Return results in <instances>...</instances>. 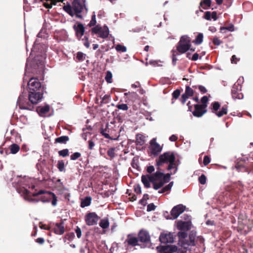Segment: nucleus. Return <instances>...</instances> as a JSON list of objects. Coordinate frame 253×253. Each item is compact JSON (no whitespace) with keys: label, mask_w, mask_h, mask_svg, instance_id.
Returning a JSON list of instances; mask_svg holds the SVG:
<instances>
[{"label":"nucleus","mask_w":253,"mask_h":253,"mask_svg":"<svg viewBox=\"0 0 253 253\" xmlns=\"http://www.w3.org/2000/svg\"><path fill=\"white\" fill-rule=\"evenodd\" d=\"M162 147L156 142V138H153L150 142L149 150L150 151L149 156L151 157L158 156L162 151Z\"/></svg>","instance_id":"nucleus-6"},{"label":"nucleus","mask_w":253,"mask_h":253,"mask_svg":"<svg viewBox=\"0 0 253 253\" xmlns=\"http://www.w3.org/2000/svg\"><path fill=\"white\" fill-rule=\"evenodd\" d=\"M139 241L145 244L151 243V237L149 232L145 230H140L138 234Z\"/></svg>","instance_id":"nucleus-12"},{"label":"nucleus","mask_w":253,"mask_h":253,"mask_svg":"<svg viewBox=\"0 0 253 253\" xmlns=\"http://www.w3.org/2000/svg\"><path fill=\"white\" fill-rule=\"evenodd\" d=\"M17 104L21 109L33 110L34 106L32 103L22 93L21 94L17 100Z\"/></svg>","instance_id":"nucleus-4"},{"label":"nucleus","mask_w":253,"mask_h":253,"mask_svg":"<svg viewBox=\"0 0 253 253\" xmlns=\"http://www.w3.org/2000/svg\"><path fill=\"white\" fill-rule=\"evenodd\" d=\"M209 101V99L207 96H204L201 99V105H204L203 107L206 108L208 106V102Z\"/></svg>","instance_id":"nucleus-44"},{"label":"nucleus","mask_w":253,"mask_h":253,"mask_svg":"<svg viewBox=\"0 0 253 253\" xmlns=\"http://www.w3.org/2000/svg\"><path fill=\"white\" fill-rule=\"evenodd\" d=\"M194 91L189 86H186L184 93H183L180 98V101L182 104H184L188 98L194 95Z\"/></svg>","instance_id":"nucleus-18"},{"label":"nucleus","mask_w":253,"mask_h":253,"mask_svg":"<svg viewBox=\"0 0 253 253\" xmlns=\"http://www.w3.org/2000/svg\"><path fill=\"white\" fill-rule=\"evenodd\" d=\"M173 54H172V62L173 65H175L176 64V62L177 61V58L176 57V56L177 55H179V53L176 52L175 54V53L176 52V51L172 50Z\"/></svg>","instance_id":"nucleus-60"},{"label":"nucleus","mask_w":253,"mask_h":253,"mask_svg":"<svg viewBox=\"0 0 253 253\" xmlns=\"http://www.w3.org/2000/svg\"><path fill=\"white\" fill-rule=\"evenodd\" d=\"M234 30V26L231 25L228 27H221L220 28V30L221 32H224L225 30H228L229 31H233Z\"/></svg>","instance_id":"nucleus-47"},{"label":"nucleus","mask_w":253,"mask_h":253,"mask_svg":"<svg viewBox=\"0 0 253 253\" xmlns=\"http://www.w3.org/2000/svg\"><path fill=\"white\" fill-rule=\"evenodd\" d=\"M180 90L179 89H176L173 92V93L172 94V97L173 99H176L179 97V96H180Z\"/></svg>","instance_id":"nucleus-59"},{"label":"nucleus","mask_w":253,"mask_h":253,"mask_svg":"<svg viewBox=\"0 0 253 253\" xmlns=\"http://www.w3.org/2000/svg\"><path fill=\"white\" fill-rule=\"evenodd\" d=\"M81 156V154L79 152H75L72 155H71V160H76L79 158Z\"/></svg>","instance_id":"nucleus-58"},{"label":"nucleus","mask_w":253,"mask_h":253,"mask_svg":"<svg viewBox=\"0 0 253 253\" xmlns=\"http://www.w3.org/2000/svg\"><path fill=\"white\" fill-rule=\"evenodd\" d=\"M211 162V159L208 156H205L204 157L203 160V164L206 166H207Z\"/></svg>","instance_id":"nucleus-63"},{"label":"nucleus","mask_w":253,"mask_h":253,"mask_svg":"<svg viewBox=\"0 0 253 253\" xmlns=\"http://www.w3.org/2000/svg\"><path fill=\"white\" fill-rule=\"evenodd\" d=\"M141 181L146 188H150L151 186L150 182L147 175H142L141 176Z\"/></svg>","instance_id":"nucleus-29"},{"label":"nucleus","mask_w":253,"mask_h":253,"mask_svg":"<svg viewBox=\"0 0 253 253\" xmlns=\"http://www.w3.org/2000/svg\"><path fill=\"white\" fill-rule=\"evenodd\" d=\"M147 176H148L150 182L152 183L153 185L154 184V183H155L157 181L154 174L152 175L147 174Z\"/></svg>","instance_id":"nucleus-61"},{"label":"nucleus","mask_w":253,"mask_h":253,"mask_svg":"<svg viewBox=\"0 0 253 253\" xmlns=\"http://www.w3.org/2000/svg\"><path fill=\"white\" fill-rule=\"evenodd\" d=\"M99 226L104 229L108 228L109 226V222L108 219H102L99 222Z\"/></svg>","instance_id":"nucleus-31"},{"label":"nucleus","mask_w":253,"mask_h":253,"mask_svg":"<svg viewBox=\"0 0 253 253\" xmlns=\"http://www.w3.org/2000/svg\"><path fill=\"white\" fill-rule=\"evenodd\" d=\"M165 184L164 182H163L162 180H159L158 182H156L154 183L153 188L155 190H158L160 188L162 187Z\"/></svg>","instance_id":"nucleus-41"},{"label":"nucleus","mask_w":253,"mask_h":253,"mask_svg":"<svg viewBox=\"0 0 253 253\" xmlns=\"http://www.w3.org/2000/svg\"><path fill=\"white\" fill-rule=\"evenodd\" d=\"M91 198L90 197H86L82 200L81 203V207L84 208L89 206L91 204Z\"/></svg>","instance_id":"nucleus-28"},{"label":"nucleus","mask_w":253,"mask_h":253,"mask_svg":"<svg viewBox=\"0 0 253 253\" xmlns=\"http://www.w3.org/2000/svg\"><path fill=\"white\" fill-rule=\"evenodd\" d=\"M186 207L182 205L174 206L171 210L170 214L173 219L177 218L185 210Z\"/></svg>","instance_id":"nucleus-17"},{"label":"nucleus","mask_w":253,"mask_h":253,"mask_svg":"<svg viewBox=\"0 0 253 253\" xmlns=\"http://www.w3.org/2000/svg\"><path fill=\"white\" fill-rule=\"evenodd\" d=\"M179 42L184 44L188 45L189 47L191 46V39L190 37L187 35L181 36Z\"/></svg>","instance_id":"nucleus-26"},{"label":"nucleus","mask_w":253,"mask_h":253,"mask_svg":"<svg viewBox=\"0 0 253 253\" xmlns=\"http://www.w3.org/2000/svg\"><path fill=\"white\" fill-rule=\"evenodd\" d=\"M74 237H75L74 233L70 232V233L66 234V235L64 237V238L69 241H71L74 239Z\"/></svg>","instance_id":"nucleus-55"},{"label":"nucleus","mask_w":253,"mask_h":253,"mask_svg":"<svg viewBox=\"0 0 253 253\" xmlns=\"http://www.w3.org/2000/svg\"><path fill=\"white\" fill-rule=\"evenodd\" d=\"M57 167L59 170L61 172L65 171V164L63 160H60L58 161Z\"/></svg>","instance_id":"nucleus-37"},{"label":"nucleus","mask_w":253,"mask_h":253,"mask_svg":"<svg viewBox=\"0 0 253 253\" xmlns=\"http://www.w3.org/2000/svg\"><path fill=\"white\" fill-rule=\"evenodd\" d=\"M190 47H188V45L184 44L178 42L176 45L177 52L179 54H182L186 52L189 50Z\"/></svg>","instance_id":"nucleus-23"},{"label":"nucleus","mask_w":253,"mask_h":253,"mask_svg":"<svg viewBox=\"0 0 253 253\" xmlns=\"http://www.w3.org/2000/svg\"><path fill=\"white\" fill-rule=\"evenodd\" d=\"M69 140V137L68 136H61L55 138V143L66 144Z\"/></svg>","instance_id":"nucleus-27"},{"label":"nucleus","mask_w":253,"mask_h":253,"mask_svg":"<svg viewBox=\"0 0 253 253\" xmlns=\"http://www.w3.org/2000/svg\"><path fill=\"white\" fill-rule=\"evenodd\" d=\"M110 97V95L108 94L104 95L103 97L101 98L102 100L101 101L100 105H102V104H107L109 103Z\"/></svg>","instance_id":"nucleus-49"},{"label":"nucleus","mask_w":253,"mask_h":253,"mask_svg":"<svg viewBox=\"0 0 253 253\" xmlns=\"http://www.w3.org/2000/svg\"><path fill=\"white\" fill-rule=\"evenodd\" d=\"M116 107L119 110H122L124 111H127L128 109V107L126 104H119L116 105Z\"/></svg>","instance_id":"nucleus-52"},{"label":"nucleus","mask_w":253,"mask_h":253,"mask_svg":"<svg viewBox=\"0 0 253 253\" xmlns=\"http://www.w3.org/2000/svg\"><path fill=\"white\" fill-rule=\"evenodd\" d=\"M85 54L82 52H78L77 53L76 59L78 61L81 62L85 60Z\"/></svg>","instance_id":"nucleus-38"},{"label":"nucleus","mask_w":253,"mask_h":253,"mask_svg":"<svg viewBox=\"0 0 253 253\" xmlns=\"http://www.w3.org/2000/svg\"><path fill=\"white\" fill-rule=\"evenodd\" d=\"M49 1H50V3H48L46 1L44 2L43 4V6L48 9L52 8V5H56L57 3V1L56 0H50Z\"/></svg>","instance_id":"nucleus-36"},{"label":"nucleus","mask_w":253,"mask_h":253,"mask_svg":"<svg viewBox=\"0 0 253 253\" xmlns=\"http://www.w3.org/2000/svg\"><path fill=\"white\" fill-rule=\"evenodd\" d=\"M95 146V142L93 139H91L88 141V148L90 150L93 149Z\"/></svg>","instance_id":"nucleus-53"},{"label":"nucleus","mask_w":253,"mask_h":253,"mask_svg":"<svg viewBox=\"0 0 253 253\" xmlns=\"http://www.w3.org/2000/svg\"><path fill=\"white\" fill-rule=\"evenodd\" d=\"M43 57L37 55L33 61L32 66L35 69H38L40 72L43 68Z\"/></svg>","instance_id":"nucleus-14"},{"label":"nucleus","mask_w":253,"mask_h":253,"mask_svg":"<svg viewBox=\"0 0 253 253\" xmlns=\"http://www.w3.org/2000/svg\"><path fill=\"white\" fill-rule=\"evenodd\" d=\"M96 24V16L95 14H93L91 16V19L88 24V26L89 27H91L92 26H94Z\"/></svg>","instance_id":"nucleus-51"},{"label":"nucleus","mask_w":253,"mask_h":253,"mask_svg":"<svg viewBox=\"0 0 253 253\" xmlns=\"http://www.w3.org/2000/svg\"><path fill=\"white\" fill-rule=\"evenodd\" d=\"M203 41V35L202 33H199L197 36L195 40L193 41V42L195 44H200Z\"/></svg>","instance_id":"nucleus-34"},{"label":"nucleus","mask_w":253,"mask_h":253,"mask_svg":"<svg viewBox=\"0 0 253 253\" xmlns=\"http://www.w3.org/2000/svg\"><path fill=\"white\" fill-rule=\"evenodd\" d=\"M189 246H194L195 245V237L193 234H190L189 236V240L187 241Z\"/></svg>","instance_id":"nucleus-42"},{"label":"nucleus","mask_w":253,"mask_h":253,"mask_svg":"<svg viewBox=\"0 0 253 253\" xmlns=\"http://www.w3.org/2000/svg\"><path fill=\"white\" fill-rule=\"evenodd\" d=\"M53 231L56 234L62 235L65 232V228L64 223L61 221L59 223H56L53 229Z\"/></svg>","instance_id":"nucleus-21"},{"label":"nucleus","mask_w":253,"mask_h":253,"mask_svg":"<svg viewBox=\"0 0 253 253\" xmlns=\"http://www.w3.org/2000/svg\"><path fill=\"white\" fill-rule=\"evenodd\" d=\"M36 111L40 116H43L49 111V106L46 105L44 106H39L37 107Z\"/></svg>","instance_id":"nucleus-24"},{"label":"nucleus","mask_w":253,"mask_h":253,"mask_svg":"<svg viewBox=\"0 0 253 253\" xmlns=\"http://www.w3.org/2000/svg\"><path fill=\"white\" fill-rule=\"evenodd\" d=\"M115 48L117 51L125 52L126 51V46L122 45L120 44H117Z\"/></svg>","instance_id":"nucleus-45"},{"label":"nucleus","mask_w":253,"mask_h":253,"mask_svg":"<svg viewBox=\"0 0 253 253\" xmlns=\"http://www.w3.org/2000/svg\"><path fill=\"white\" fill-rule=\"evenodd\" d=\"M198 180L200 183L204 185L206 183L207 178L206 176L204 174H203L199 177Z\"/></svg>","instance_id":"nucleus-54"},{"label":"nucleus","mask_w":253,"mask_h":253,"mask_svg":"<svg viewBox=\"0 0 253 253\" xmlns=\"http://www.w3.org/2000/svg\"><path fill=\"white\" fill-rule=\"evenodd\" d=\"M136 143L137 144L142 145L144 144V138L142 135H137L136 136Z\"/></svg>","instance_id":"nucleus-40"},{"label":"nucleus","mask_w":253,"mask_h":253,"mask_svg":"<svg viewBox=\"0 0 253 253\" xmlns=\"http://www.w3.org/2000/svg\"><path fill=\"white\" fill-rule=\"evenodd\" d=\"M50 195H51V200H52L51 204L53 206H55L57 204V197H56V195H55V194H54L52 192V194H50Z\"/></svg>","instance_id":"nucleus-57"},{"label":"nucleus","mask_w":253,"mask_h":253,"mask_svg":"<svg viewBox=\"0 0 253 253\" xmlns=\"http://www.w3.org/2000/svg\"><path fill=\"white\" fill-rule=\"evenodd\" d=\"M171 174L170 173H167L165 174L164 173V175L162 177V179L161 180L164 183H166L169 182L170 180Z\"/></svg>","instance_id":"nucleus-48"},{"label":"nucleus","mask_w":253,"mask_h":253,"mask_svg":"<svg viewBox=\"0 0 253 253\" xmlns=\"http://www.w3.org/2000/svg\"><path fill=\"white\" fill-rule=\"evenodd\" d=\"M177 227L180 230H189L191 228V223L188 221H178Z\"/></svg>","instance_id":"nucleus-22"},{"label":"nucleus","mask_w":253,"mask_h":253,"mask_svg":"<svg viewBox=\"0 0 253 253\" xmlns=\"http://www.w3.org/2000/svg\"><path fill=\"white\" fill-rule=\"evenodd\" d=\"M105 79L108 83H112V74L110 71L106 72Z\"/></svg>","instance_id":"nucleus-39"},{"label":"nucleus","mask_w":253,"mask_h":253,"mask_svg":"<svg viewBox=\"0 0 253 253\" xmlns=\"http://www.w3.org/2000/svg\"><path fill=\"white\" fill-rule=\"evenodd\" d=\"M159 240L162 243H172L174 242L173 234L171 233H161Z\"/></svg>","instance_id":"nucleus-20"},{"label":"nucleus","mask_w":253,"mask_h":253,"mask_svg":"<svg viewBox=\"0 0 253 253\" xmlns=\"http://www.w3.org/2000/svg\"><path fill=\"white\" fill-rule=\"evenodd\" d=\"M199 104L194 105V110L192 112L193 115L196 117H201L204 114L207 112L206 108Z\"/></svg>","instance_id":"nucleus-19"},{"label":"nucleus","mask_w":253,"mask_h":253,"mask_svg":"<svg viewBox=\"0 0 253 253\" xmlns=\"http://www.w3.org/2000/svg\"><path fill=\"white\" fill-rule=\"evenodd\" d=\"M10 153L13 154L17 153L20 150V147L16 144H12L9 146Z\"/></svg>","instance_id":"nucleus-32"},{"label":"nucleus","mask_w":253,"mask_h":253,"mask_svg":"<svg viewBox=\"0 0 253 253\" xmlns=\"http://www.w3.org/2000/svg\"><path fill=\"white\" fill-rule=\"evenodd\" d=\"M149 198V195L147 194L143 195V198L139 201V203L142 205L145 206L147 204L146 201Z\"/></svg>","instance_id":"nucleus-43"},{"label":"nucleus","mask_w":253,"mask_h":253,"mask_svg":"<svg viewBox=\"0 0 253 253\" xmlns=\"http://www.w3.org/2000/svg\"><path fill=\"white\" fill-rule=\"evenodd\" d=\"M138 242L139 240L138 237H134L130 234H128L124 243L126 244L125 245L126 250H128L129 247H133L139 245Z\"/></svg>","instance_id":"nucleus-13"},{"label":"nucleus","mask_w":253,"mask_h":253,"mask_svg":"<svg viewBox=\"0 0 253 253\" xmlns=\"http://www.w3.org/2000/svg\"><path fill=\"white\" fill-rule=\"evenodd\" d=\"M232 97L234 99H242L244 95L242 92V86L239 84H235L231 90Z\"/></svg>","instance_id":"nucleus-11"},{"label":"nucleus","mask_w":253,"mask_h":253,"mask_svg":"<svg viewBox=\"0 0 253 253\" xmlns=\"http://www.w3.org/2000/svg\"><path fill=\"white\" fill-rule=\"evenodd\" d=\"M84 8V6L80 0H74L72 2V6L70 4L64 5L63 9L70 16H73L76 15V17L82 19L83 16L81 15Z\"/></svg>","instance_id":"nucleus-3"},{"label":"nucleus","mask_w":253,"mask_h":253,"mask_svg":"<svg viewBox=\"0 0 253 253\" xmlns=\"http://www.w3.org/2000/svg\"><path fill=\"white\" fill-rule=\"evenodd\" d=\"M212 42L215 45H219L222 43V42L218 38L214 37L212 40Z\"/></svg>","instance_id":"nucleus-64"},{"label":"nucleus","mask_w":253,"mask_h":253,"mask_svg":"<svg viewBox=\"0 0 253 253\" xmlns=\"http://www.w3.org/2000/svg\"><path fill=\"white\" fill-rule=\"evenodd\" d=\"M58 154L60 156L65 157L69 155V150L68 149H64L59 151Z\"/></svg>","instance_id":"nucleus-46"},{"label":"nucleus","mask_w":253,"mask_h":253,"mask_svg":"<svg viewBox=\"0 0 253 253\" xmlns=\"http://www.w3.org/2000/svg\"><path fill=\"white\" fill-rule=\"evenodd\" d=\"M29 91H43L44 87L37 78H31L28 84Z\"/></svg>","instance_id":"nucleus-7"},{"label":"nucleus","mask_w":253,"mask_h":253,"mask_svg":"<svg viewBox=\"0 0 253 253\" xmlns=\"http://www.w3.org/2000/svg\"><path fill=\"white\" fill-rule=\"evenodd\" d=\"M109 128H108V125H106V127L103 128L102 127L100 128V133L101 134L104 136L105 138L110 139L111 140H114L115 138H114L111 137L109 135Z\"/></svg>","instance_id":"nucleus-25"},{"label":"nucleus","mask_w":253,"mask_h":253,"mask_svg":"<svg viewBox=\"0 0 253 253\" xmlns=\"http://www.w3.org/2000/svg\"><path fill=\"white\" fill-rule=\"evenodd\" d=\"M156 206L153 203H151L148 205L147 211H154L156 209Z\"/></svg>","instance_id":"nucleus-62"},{"label":"nucleus","mask_w":253,"mask_h":253,"mask_svg":"<svg viewBox=\"0 0 253 253\" xmlns=\"http://www.w3.org/2000/svg\"><path fill=\"white\" fill-rule=\"evenodd\" d=\"M173 181L170 182L169 184L167 185L166 186L164 187L162 189L159 190L158 191V193L159 194H162V193H164L166 192L170 191L173 186Z\"/></svg>","instance_id":"nucleus-30"},{"label":"nucleus","mask_w":253,"mask_h":253,"mask_svg":"<svg viewBox=\"0 0 253 253\" xmlns=\"http://www.w3.org/2000/svg\"><path fill=\"white\" fill-rule=\"evenodd\" d=\"M212 112L215 113L218 117H221L227 113L228 106L227 105H223L222 107L221 110L219 111H217L220 107V105L218 102H214L212 103Z\"/></svg>","instance_id":"nucleus-9"},{"label":"nucleus","mask_w":253,"mask_h":253,"mask_svg":"<svg viewBox=\"0 0 253 253\" xmlns=\"http://www.w3.org/2000/svg\"><path fill=\"white\" fill-rule=\"evenodd\" d=\"M99 219L100 217L94 212L87 213L84 216V221L88 226H93L97 224Z\"/></svg>","instance_id":"nucleus-8"},{"label":"nucleus","mask_w":253,"mask_h":253,"mask_svg":"<svg viewBox=\"0 0 253 253\" xmlns=\"http://www.w3.org/2000/svg\"><path fill=\"white\" fill-rule=\"evenodd\" d=\"M165 164H168L167 169L170 170L175 168V171L177 170V167L175 164V156L174 152L168 151L160 155L156 160V166L157 167V169L159 170L160 168Z\"/></svg>","instance_id":"nucleus-1"},{"label":"nucleus","mask_w":253,"mask_h":253,"mask_svg":"<svg viewBox=\"0 0 253 253\" xmlns=\"http://www.w3.org/2000/svg\"><path fill=\"white\" fill-rule=\"evenodd\" d=\"M23 194L25 195V198L30 202H38L40 200L43 203L49 202L51 200L50 194L51 192H45L43 190H40L37 193L31 194L30 191L27 189L24 190Z\"/></svg>","instance_id":"nucleus-2"},{"label":"nucleus","mask_w":253,"mask_h":253,"mask_svg":"<svg viewBox=\"0 0 253 253\" xmlns=\"http://www.w3.org/2000/svg\"><path fill=\"white\" fill-rule=\"evenodd\" d=\"M73 29L75 31L76 36L78 40H80L84 35L85 28L84 25L80 22H77L73 26Z\"/></svg>","instance_id":"nucleus-16"},{"label":"nucleus","mask_w":253,"mask_h":253,"mask_svg":"<svg viewBox=\"0 0 253 253\" xmlns=\"http://www.w3.org/2000/svg\"><path fill=\"white\" fill-rule=\"evenodd\" d=\"M82 41L84 42V44L86 48H89L90 46V43L88 41V37L87 36H85L84 38L82 39Z\"/></svg>","instance_id":"nucleus-56"},{"label":"nucleus","mask_w":253,"mask_h":253,"mask_svg":"<svg viewBox=\"0 0 253 253\" xmlns=\"http://www.w3.org/2000/svg\"><path fill=\"white\" fill-rule=\"evenodd\" d=\"M115 150L116 148L115 147H111L108 150L107 154L110 157V160H112L115 158L116 156Z\"/></svg>","instance_id":"nucleus-33"},{"label":"nucleus","mask_w":253,"mask_h":253,"mask_svg":"<svg viewBox=\"0 0 253 253\" xmlns=\"http://www.w3.org/2000/svg\"><path fill=\"white\" fill-rule=\"evenodd\" d=\"M177 247L172 245L159 246L157 250L159 253H173L176 252Z\"/></svg>","instance_id":"nucleus-15"},{"label":"nucleus","mask_w":253,"mask_h":253,"mask_svg":"<svg viewBox=\"0 0 253 253\" xmlns=\"http://www.w3.org/2000/svg\"><path fill=\"white\" fill-rule=\"evenodd\" d=\"M43 91H29V100L33 105L37 104L43 97Z\"/></svg>","instance_id":"nucleus-10"},{"label":"nucleus","mask_w":253,"mask_h":253,"mask_svg":"<svg viewBox=\"0 0 253 253\" xmlns=\"http://www.w3.org/2000/svg\"><path fill=\"white\" fill-rule=\"evenodd\" d=\"M154 175L157 181L161 180L162 177L164 175V173L159 171H157Z\"/></svg>","instance_id":"nucleus-50"},{"label":"nucleus","mask_w":253,"mask_h":253,"mask_svg":"<svg viewBox=\"0 0 253 253\" xmlns=\"http://www.w3.org/2000/svg\"><path fill=\"white\" fill-rule=\"evenodd\" d=\"M211 0H203L200 2V6L204 9H206L208 7L211 6Z\"/></svg>","instance_id":"nucleus-35"},{"label":"nucleus","mask_w":253,"mask_h":253,"mask_svg":"<svg viewBox=\"0 0 253 253\" xmlns=\"http://www.w3.org/2000/svg\"><path fill=\"white\" fill-rule=\"evenodd\" d=\"M92 34H98V37L102 39H106L109 34V30L108 26L104 25L101 27L97 25L91 30Z\"/></svg>","instance_id":"nucleus-5"}]
</instances>
